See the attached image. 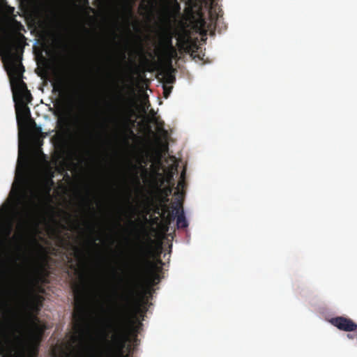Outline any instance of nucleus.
<instances>
[{
  "mask_svg": "<svg viewBox=\"0 0 357 357\" xmlns=\"http://www.w3.org/2000/svg\"><path fill=\"white\" fill-rule=\"evenodd\" d=\"M164 79L167 84H173L176 81L175 76L171 71L167 72L164 75Z\"/></svg>",
  "mask_w": 357,
  "mask_h": 357,
  "instance_id": "obj_17",
  "label": "nucleus"
},
{
  "mask_svg": "<svg viewBox=\"0 0 357 357\" xmlns=\"http://www.w3.org/2000/svg\"><path fill=\"white\" fill-rule=\"evenodd\" d=\"M152 276L154 280H159V275L157 273H153Z\"/></svg>",
  "mask_w": 357,
  "mask_h": 357,
  "instance_id": "obj_24",
  "label": "nucleus"
},
{
  "mask_svg": "<svg viewBox=\"0 0 357 357\" xmlns=\"http://www.w3.org/2000/svg\"><path fill=\"white\" fill-rule=\"evenodd\" d=\"M59 157L62 159L70 158L73 155V151L69 147L67 140L62 138L57 145Z\"/></svg>",
  "mask_w": 357,
  "mask_h": 357,
  "instance_id": "obj_10",
  "label": "nucleus"
},
{
  "mask_svg": "<svg viewBox=\"0 0 357 357\" xmlns=\"http://www.w3.org/2000/svg\"><path fill=\"white\" fill-rule=\"evenodd\" d=\"M110 115L107 118L106 123L112 125L115 128L119 127L121 120V108L119 105H109Z\"/></svg>",
  "mask_w": 357,
  "mask_h": 357,
  "instance_id": "obj_8",
  "label": "nucleus"
},
{
  "mask_svg": "<svg viewBox=\"0 0 357 357\" xmlns=\"http://www.w3.org/2000/svg\"><path fill=\"white\" fill-rule=\"evenodd\" d=\"M184 185H185V182H184V181H183V180L180 181L178 183V188H179V187L183 188V187L184 186Z\"/></svg>",
  "mask_w": 357,
  "mask_h": 357,
  "instance_id": "obj_23",
  "label": "nucleus"
},
{
  "mask_svg": "<svg viewBox=\"0 0 357 357\" xmlns=\"http://www.w3.org/2000/svg\"><path fill=\"white\" fill-rule=\"evenodd\" d=\"M75 251L79 255L81 254V250L77 247H75Z\"/></svg>",
  "mask_w": 357,
  "mask_h": 357,
  "instance_id": "obj_26",
  "label": "nucleus"
},
{
  "mask_svg": "<svg viewBox=\"0 0 357 357\" xmlns=\"http://www.w3.org/2000/svg\"><path fill=\"white\" fill-rule=\"evenodd\" d=\"M184 176H185V172L183 171V172H182V174H181V178H184Z\"/></svg>",
  "mask_w": 357,
  "mask_h": 357,
  "instance_id": "obj_27",
  "label": "nucleus"
},
{
  "mask_svg": "<svg viewBox=\"0 0 357 357\" xmlns=\"http://www.w3.org/2000/svg\"><path fill=\"white\" fill-rule=\"evenodd\" d=\"M3 296L8 333L0 344V357H24L29 342L39 344L46 330L33 314L40 310L44 298L32 286L21 284L8 287Z\"/></svg>",
  "mask_w": 357,
  "mask_h": 357,
  "instance_id": "obj_1",
  "label": "nucleus"
},
{
  "mask_svg": "<svg viewBox=\"0 0 357 357\" xmlns=\"http://www.w3.org/2000/svg\"><path fill=\"white\" fill-rule=\"evenodd\" d=\"M130 133H131L132 135H134L133 131H132V130H130Z\"/></svg>",
  "mask_w": 357,
  "mask_h": 357,
  "instance_id": "obj_29",
  "label": "nucleus"
},
{
  "mask_svg": "<svg viewBox=\"0 0 357 357\" xmlns=\"http://www.w3.org/2000/svg\"><path fill=\"white\" fill-rule=\"evenodd\" d=\"M17 118L19 121V116H22L23 118L26 119L30 116L29 108L25 105H16Z\"/></svg>",
  "mask_w": 357,
  "mask_h": 357,
  "instance_id": "obj_15",
  "label": "nucleus"
},
{
  "mask_svg": "<svg viewBox=\"0 0 357 357\" xmlns=\"http://www.w3.org/2000/svg\"><path fill=\"white\" fill-rule=\"evenodd\" d=\"M172 178V176H170L169 181Z\"/></svg>",
  "mask_w": 357,
  "mask_h": 357,
  "instance_id": "obj_30",
  "label": "nucleus"
},
{
  "mask_svg": "<svg viewBox=\"0 0 357 357\" xmlns=\"http://www.w3.org/2000/svg\"><path fill=\"white\" fill-rule=\"evenodd\" d=\"M176 225L178 228L185 229L188 226V223L185 219L183 210H181V213L176 215Z\"/></svg>",
  "mask_w": 357,
  "mask_h": 357,
  "instance_id": "obj_16",
  "label": "nucleus"
},
{
  "mask_svg": "<svg viewBox=\"0 0 357 357\" xmlns=\"http://www.w3.org/2000/svg\"><path fill=\"white\" fill-rule=\"evenodd\" d=\"M121 58L123 61H125L126 59V54L125 52H123L122 54H121Z\"/></svg>",
  "mask_w": 357,
  "mask_h": 357,
  "instance_id": "obj_25",
  "label": "nucleus"
},
{
  "mask_svg": "<svg viewBox=\"0 0 357 357\" xmlns=\"http://www.w3.org/2000/svg\"><path fill=\"white\" fill-rule=\"evenodd\" d=\"M132 216H130V217L129 218V219H128V223H129V225H130L131 227H134V226H135V221H133V220H132Z\"/></svg>",
  "mask_w": 357,
  "mask_h": 357,
  "instance_id": "obj_21",
  "label": "nucleus"
},
{
  "mask_svg": "<svg viewBox=\"0 0 357 357\" xmlns=\"http://www.w3.org/2000/svg\"><path fill=\"white\" fill-rule=\"evenodd\" d=\"M174 195L177 196V197L174 199V202L172 204V212L168 214V218L169 221L174 220L176 216L180 214V213H181V210H183V199L181 197V193L179 192L178 190H177L175 192Z\"/></svg>",
  "mask_w": 357,
  "mask_h": 357,
  "instance_id": "obj_9",
  "label": "nucleus"
},
{
  "mask_svg": "<svg viewBox=\"0 0 357 357\" xmlns=\"http://www.w3.org/2000/svg\"><path fill=\"white\" fill-rule=\"evenodd\" d=\"M151 241V239L149 238L147 242H141L139 246L137 258L132 279L125 293L120 296L121 303L118 307L117 319L114 324L112 326V328L114 332L112 335V342L107 339L108 337L107 334L105 335V338L109 345V354L110 357H121L123 356V349L129 340L127 326L130 321V314L133 308L137 312L140 310V305L137 298L138 287L139 286V278L142 268L144 266L151 265L150 261V258L153 255Z\"/></svg>",
  "mask_w": 357,
  "mask_h": 357,
  "instance_id": "obj_2",
  "label": "nucleus"
},
{
  "mask_svg": "<svg viewBox=\"0 0 357 357\" xmlns=\"http://www.w3.org/2000/svg\"><path fill=\"white\" fill-rule=\"evenodd\" d=\"M93 137V132L91 131V127L89 126V123L86 125L84 129V135L82 139V144L84 147H88Z\"/></svg>",
  "mask_w": 357,
  "mask_h": 357,
  "instance_id": "obj_12",
  "label": "nucleus"
},
{
  "mask_svg": "<svg viewBox=\"0 0 357 357\" xmlns=\"http://www.w3.org/2000/svg\"><path fill=\"white\" fill-rule=\"evenodd\" d=\"M75 301V311L73 314L75 321L74 330L75 335L72 337L73 343L80 342L83 344L86 335L89 333L85 308L86 289L83 284H77L73 287Z\"/></svg>",
  "mask_w": 357,
  "mask_h": 357,
  "instance_id": "obj_4",
  "label": "nucleus"
},
{
  "mask_svg": "<svg viewBox=\"0 0 357 357\" xmlns=\"http://www.w3.org/2000/svg\"><path fill=\"white\" fill-rule=\"evenodd\" d=\"M163 54L170 66L172 65V59H176L178 57V52L175 47L164 50Z\"/></svg>",
  "mask_w": 357,
  "mask_h": 357,
  "instance_id": "obj_13",
  "label": "nucleus"
},
{
  "mask_svg": "<svg viewBox=\"0 0 357 357\" xmlns=\"http://www.w3.org/2000/svg\"><path fill=\"white\" fill-rule=\"evenodd\" d=\"M86 202H87V206L89 207V208L93 212H94V208L91 206V203L89 202V199H86Z\"/></svg>",
  "mask_w": 357,
  "mask_h": 357,
  "instance_id": "obj_22",
  "label": "nucleus"
},
{
  "mask_svg": "<svg viewBox=\"0 0 357 357\" xmlns=\"http://www.w3.org/2000/svg\"><path fill=\"white\" fill-rule=\"evenodd\" d=\"M52 85L53 91L59 92L61 95L66 93L67 85L66 80L63 77H56Z\"/></svg>",
  "mask_w": 357,
  "mask_h": 357,
  "instance_id": "obj_11",
  "label": "nucleus"
},
{
  "mask_svg": "<svg viewBox=\"0 0 357 357\" xmlns=\"http://www.w3.org/2000/svg\"><path fill=\"white\" fill-rule=\"evenodd\" d=\"M173 36L171 33H166L161 41V46L162 47V50H166L167 48H170L174 47L172 43Z\"/></svg>",
  "mask_w": 357,
  "mask_h": 357,
  "instance_id": "obj_14",
  "label": "nucleus"
},
{
  "mask_svg": "<svg viewBox=\"0 0 357 357\" xmlns=\"http://www.w3.org/2000/svg\"><path fill=\"white\" fill-rule=\"evenodd\" d=\"M172 185H174V184ZM172 190L173 186L165 187L162 190V192L165 195V202H169L168 197L172 194Z\"/></svg>",
  "mask_w": 357,
  "mask_h": 357,
  "instance_id": "obj_18",
  "label": "nucleus"
},
{
  "mask_svg": "<svg viewBox=\"0 0 357 357\" xmlns=\"http://www.w3.org/2000/svg\"><path fill=\"white\" fill-rule=\"evenodd\" d=\"M53 357H70V354L64 350H61L59 354L54 353Z\"/></svg>",
  "mask_w": 357,
  "mask_h": 357,
  "instance_id": "obj_19",
  "label": "nucleus"
},
{
  "mask_svg": "<svg viewBox=\"0 0 357 357\" xmlns=\"http://www.w3.org/2000/svg\"><path fill=\"white\" fill-rule=\"evenodd\" d=\"M0 49L7 61L6 70L10 79V85L24 82L22 74L24 68L21 62L22 47L1 20Z\"/></svg>",
  "mask_w": 357,
  "mask_h": 357,
  "instance_id": "obj_3",
  "label": "nucleus"
},
{
  "mask_svg": "<svg viewBox=\"0 0 357 357\" xmlns=\"http://www.w3.org/2000/svg\"><path fill=\"white\" fill-rule=\"evenodd\" d=\"M163 89H164V92H163V93H164V97H165V98H168V96H169L170 93H171V90H172V86H169V87H168V86H165H165H163Z\"/></svg>",
  "mask_w": 357,
  "mask_h": 357,
  "instance_id": "obj_20",
  "label": "nucleus"
},
{
  "mask_svg": "<svg viewBox=\"0 0 357 357\" xmlns=\"http://www.w3.org/2000/svg\"><path fill=\"white\" fill-rule=\"evenodd\" d=\"M11 88L16 105H25L31 101V94L24 82L12 85Z\"/></svg>",
  "mask_w": 357,
  "mask_h": 357,
  "instance_id": "obj_6",
  "label": "nucleus"
},
{
  "mask_svg": "<svg viewBox=\"0 0 357 357\" xmlns=\"http://www.w3.org/2000/svg\"><path fill=\"white\" fill-rule=\"evenodd\" d=\"M28 223L27 220L22 221L17 225L18 231L10 237L13 229V222L10 220L2 221V213L0 211V234L3 236L4 240L17 250H22V243L25 239V232Z\"/></svg>",
  "mask_w": 357,
  "mask_h": 357,
  "instance_id": "obj_5",
  "label": "nucleus"
},
{
  "mask_svg": "<svg viewBox=\"0 0 357 357\" xmlns=\"http://www.w3.org/2000/svg\"><path fill=\"white\" fill-rule=\"evenodd\" d=\"M129 207H130V208L132 211H134V210H135V208H134V207H133L132 206L130 205V206H129Z\"/></svg>",
  "mask_w": 357,
  "mask_h": 357,
  "instance_id": "obj_28",
  "label": "nucleus"
},
{
  "mask_svg": "<svg viewBox=\"0 0 357 357\" xmlns=\"http://www.w3.org/2000/svg\"><path fill=\"white\" fill-rule=\"evenodd\" d=\"M331 324L339 330L351 332L357 330V324L351 319L344 317H336L330 320Z\"/></svg>",
  "mask_w": 357,
  "mask_h": 357,
  "instance_id": "obj_7",
  "label": "nucleus"
}]
</instances>
